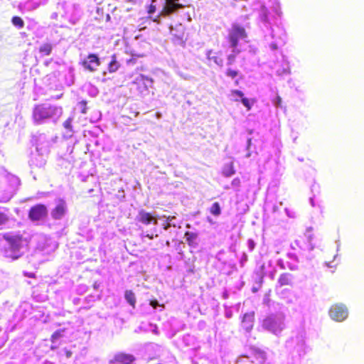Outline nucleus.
I'll list each match as a JSON object with an SVG mask.
<instances>
[{
    "mask_svg": "<svg viewBox=\"0 0 364 364\" xmlns=\"http://www.w3.org/2000/svg\"><path fill=\"white\" fill-rule=\"evenodd\" d=\"M280 13L277 6L271 10L262 6L259 13V25L264 33V41L271 50L284 46L287 40L286 31L278 23Z\"/></svg>",
    "mask_w": 364,
    "mask_h": 364,
    "instance_id": "nucleus-1",
    "label": "nucleus"
},
{
    "mask_svg": "<svg viewBox=\"0 0 364 364\" xmlns=\"http://www.w3.org/2000/svg\"><path fill=\"white\" fill-rule=\"evenodd\" d=\"M146 10L149 18L154 22L161 23L162 20L171 17L178 12L184 5L179 0H149Z\"/></svg>",
    "mask_w": 364,
    "mask_h": 364,
    "instance_id": "nucleus-2",
    "label": "nucleus"
},
{
    "mask_svg": "<svg viewBox=\"0 0 364 364\" xmlns=\"http://www.w3.org/2000/svg\"><path fill=\"white\" fill-rule=\"evenodd\" d=\"M63 109L61 106L50 102L36 105L32 111L33 122L36 125L55 124L61 117Z\"/></svg>",
    "mask_w": 364,
    "mask_h": 364,
    "instance_id": "nucleus-3",
    "label": "nucleus"
},
{
    "mask_svg": "<svg viewBox=\"0 0 364 364\" xmlns=\"http://www.w3.org/2000/svg\"><path fill=\"white\" fill-rule=\"evenodd\" d=\"M6 241L1 250L4 257L15 260L21 257L27 249L28 241L19 234H7L4 236Z\"/></svg>",
    "mask_w": 364,
    "mask_h": 364,
    "instance_id": "nucleus-4",
    "label": "nucleus"
},
{
    "mask_svg": "<svg viewBox=\"0 0 364 364\" xmlns=\"http://www.w3.org/2000/svg\"><path fill=\"white\" fill-rule=\"evenodd\" d=\"M285 348L292 357H304L309 350L306 342V332L304 330L296 331L287 340Z\"/></svg>",
    "mask_w": 364,
    "mask_h": 364,
    "instance_id": "nucleus-5",
    "label": "nucleus"
},
{
    "mask_svg": "<svg viewBox=\"0 0 364 364\" xmlns=\"http://www.w3.org/2000/svg\"><path fill=\"white\" fill-rule=\"evenodd\" d=\"M285 316L282 313L272 314L264 318L262 328L276 335H279L285 328Z\"/></svg>",
    "mask_w": 364,
    "mask_h": 364,
    "instance_id": "nucleus-6",
    "label": "nucleus"
},
{
    "mask_svg": "<svg viewBox=\"0 0 364 364\" xmlns=\"http://www.w3.org/2000/svg\"><path fill=\"white\" fill-rule=\"evenodd\" d=\"M176 14L166 19L164 18L161 23H164L168 27L173 36V41L175 44L185 47L186 41V39H184L185 27L181 23H178L173 26L172 23L168 21V20L172 18Z\"/></svg>",
    "mask_w": 364,
    "mask_h": 364,
    "instance_id": "nucleus-7",
    "label": "nucleus"
},
{
    "mask_svg": "<svg viewBox=\"0 0 364 364\" xmlns=\"http://www.w3.org/2000/svg\"><path fill=\"white\" fill-rule=\"evenodd\" d=\"M247 38L245 29L237 23H233L228 31V42L229 47L239 48V41Z\"/></svg>",
    "mask_w": 364,
    "mask_h": 364,
    "instance_id": "nucleus-8",
    "label": "nucleus"
},
{
    "mask_svg": "<svg viewBox=\"0 0 364 364\" xmlns=\"http://www.w3.org/2000/svg\"><path fill=\"white\" fill-rule=\"evenodd\" d=\"M330 318L337 322L344 321L348 316V309L343 303L332 305L328 311Z\"/></svg>",
    "mask_w": 364,
    "mask_h": 364,
    "instance_id": "nucleus-9",
    "label": "nucleus"
},
{
    "mask_svg": "<svg viewBox=\"0 0 364 364\" xmlns=\"http://www.w3.org/2000/svg\"><path fill=\"white\" fill-rule=\"evenodd\" d=\"M68 213V208L66 201L62 198H58L55 200V205L50 210V216L55 220H63Z\"/></svg>",
    "mask_w": 364,
    "mask_h": 364,
    "instance_id": "nucleus-10",
    "label": "nucleus"
},
{
    "mask_svg": "<svg viewBox=\"0 0 364 364\" xmlns=\"http://www.w3.org/2000/svg\"><path fill=\"white\" fill-rule=\"evenodd\" d=\"M48 215L47 207L43 204H38L31 208L28 218L32 222L43 220Z\"/></svg>",
    "mask_w": 364,
    "mask_h": 364,
    "instance_id": "nucleus-11",
    "label": "nucleus"
},
{
    "mask_svg": "<svg viewBox=\"0 0 364 364\" xmlns=\"http://www.w3.org/2000/svg\"><path fill=\"white\" fill-rule=\"evenodd\" d=\"M81 63L85 70L95 72L100 65L101 61L98 55L90 53L87 56L81 60Z\"/></svg>",
    "mask_w": 364,
    "mask_h": 364,
    "instance_id": "nucleus-12",
    "label": "nucleus"
},
{
    "mask_svg": "<svg viewBox=\"0 0 364 364\" xmlns=\"http://www.w3.org/2000/svg\"><path fill=\"white\" fill-rule=\"evenodd\" d=\"M139 222L148 225L151 223L156 225L158 224V218H156V213H150L144 210H140L136 218Z\"/></svg>",
    "mask_w": 364,
    "mask_h": 364,
    "instance_id": "nucleus-13",
    "label": "nucleus"
},
{
    "mask_svg": "<svg viewBox=\"0 0 364 364\" xmlns=\"http://www.w3.org/2000/svg\"><path fill=\"white\" fill-rule=\"evenodd\" d=\"M48 153L43 151L32 153L29 160V165L31 167H42L46 164V156Z\"/></svg>",
    "mask_w": 364,
    "mask_h": 364,
    "instance_id": "nucleus-14",
    "label": "nucleus"
},
{
    "mask_svg": "<svg viewBox=\"0 0 364 364\" xmlns=\"http://www.w3.org/2000/svg\"><path fill=\"white\" fill-rule=\"evenodd\" d=\"M50 141L47 139L45 134H40L36 139V151L48 153Z\"/></svg>",
    "mask_w": 364,
    "mask_h": 364,
    "instance_id": "nucleus-15",
    "label": "nucleus"
},
{
    "mask_svg": "<svg viewBox=\"0 0 364 364\" xmlns=\"http://www.w3.org/2000/svg\"><path fill=\"white\" fill-rule=\"evenodd\" d=\"M255 321V312L250 311L245 313L243 315L242 320V326L247 331L249 332L252 330Z\"/></svg>",
    "mask_w": 364,
    "mask_h": 364,
    "instance_id": "nucleus-16",
    "label": "nucleus"
},
{
    "mask_svg": "<svg viewBox=\"0 0 364 364\" xmlns=\"http://www.w3.org/2000/svg\"><path fill=\"white\" fill-rule=\"evenodd\" d=\"M184 237L191 248H197L198 246V234L197 232L186 231Z\"/></svg>",
    "mask_w": 364,
    "mask_h": 364,
    "instance_id": "nucleus-17",
    "label": "nucleus"
},
{
    "mask_svg": "<svg viewBox=\"0 0 364 364\" xmlns=\"http://www.w3.org/2000/svg\"><path fill=\"white\" fill-rule=\"evenodd\" d=\"M134 360V356L131 354L121 353L114 356V362L119 364H132Z\"/></svg>",
    "mask_w": 364,
    "mask_h": 364,
    "instance_id": "nucleus-18",
    "label": "nucleus"
},
{
    "mask_svg": "<svg viewBox=\"0 0 364 364\" xmlns=\"http://www.w3.org/2000/svg\"><path fill=\"white\" fill-rule=\"evenodd\" d=\"M277 75L279 76L288 75L291 73L289 63L285 56H282V67L278 68L276 71Z\"/></svg>",
    "mask_w": 364,
    "mask_h": 364,
    "instance_id": "nucleus-19",
    "label": "nucleus"
},
{
    "mask_svg": "<svg viewBox=\"0 0 364 364\" xmlns=\"http://www.w3.org/2000/svg\"><path fill=\"white\" fill-rule=\"evenodd\" d=\"M294 277L290 273H283L278 279V284L282 287L285 285H291Z\"/></svg>",
    "mask_w": 364,
    "mask_h": 364,
    "instance_id": "nucleus-20",
    "label": "nucleus"
},
{
    "mask_svg": "<svg viewBox=\"0 0 364 364\" xmlns=\"http://www.w3.org/2000/svg\"><path fill=\"white\" fill-rule=\"evenodd\" d=\"M207 58L210 60H213L217 65L223 66V59L217 55L216 53H214L212 50H209L206 53Z\"/></svg>",
    "mask_w": 364,
    "mask_h": 364,
    "instance_id": "nucleus-21",
    "label": "nucleus"
},
{
    "mask_svg": "<svg viewBox=\"0 0 364 364\" xmlns=\"http://www.w3.org/2000/svg\"><path fill=\"white\" fill-rule=\"evenodd\" d=\"M235 173V170L233 166V163L230 162L229 164H226L223 167L222 174L223 176L229 178L233 176Z\"/></svg>",
    "mask_w": 364,
    "mask_h": 364,
    "instance_id": "nucleus-22",
    "label": "nucleus"
},
{
    "mask_svg": "<svg viewBox=\"0 0 364 364\" xmlns=\"http://www.w3.org/2000/svg\"><path fill=\"white\" fill-rule=\"evenodd\" d=\"M228 48L230 49V53H229L227 57V65H231L234 63L236 55L240 53V49L229 46Z\"/></svg>",
    "mask_w": 364,
    "mask_h": 364,
    "instance_id": "nucleus-23",
    "label": "nucleus"
},
{
    "mask_svg": "<svg viewBox=\"0 0 364 364\" xmlns=\"http://www.w3.org/2000/svg\"><path fill=\"white\" fill-rule=\"evenodd\" d=\"M120 64L117 60V58L115 55H112L111 60L109 62L107 65V70L109 73H115L119 68Z\"/></svg>",
    "mask_w": 364,
    "mask_h": 364,
    "instance_id": "nucleus-24",
    "label": "nucleus"
},
{
    "mask_svg": "<svg viewBox=\"0 0 364 364\" xmlns=\"http://www.w3.org/2000/svg\"><path fill=\"white\" fill-rule=\"evenodd\" d=\"M254 356L257 361L260 364H264L267 360V353L261 349L255 350Z\"/></svg>",
    "mask_w": 364,
    "mask_h": 364,
    "instance_id": "nucleus-25",
    "label": "nucleus"
},
{
    "mask_svg": "<svg viewBox=\"0 0 364 364\" xmlns=\"http://www.w3.org/2000/svg\"><path fill=\"white\" fill-rule=\"evenodd\" d=\"M124 298L130 306H132L133 308H135L136 297L134 293L132 290L125 291Z\"/></svg>",
    "mask_w": 364,
    "mask_h": 364,
    "instance_id": "nucleus-26",
    "label": "nucleus"
},
{
    "mask_svg": "<svg viewBox=\"0 0 364 364\" xmlns=\"http://www.w3.org/2000/svg\"><path fill=\"white\" fill-rule=\"evenodd\" d=\"M244 97V93L238 90H232L230 91V99L234 102H240Z\"/></svg>",
    "mask_w": 364,
    "mask_h": 364,
    "instance_id": "nucleus-27",
    "label": "nucleus"
},
{
    "mask_svg": "<svg viewBox=\"0 0 364 364\" xmlns=\"http://www.w3.org/2000/svg\"><path fill=\"white\" fill-rule=\"evenodd\" d=\"M159 230H158V229L155 227L154 228H151L150 230L143 232L141 233V235L142 237H148L149 240H153L159 237Z\"/></svg>",
    "mask_w": 364,
    "mask_h": 364,
    "instance_id": "nucleus-28",
    "label": "nucleus"
},
{
    "mask_svg": "<svg viewBox=\"0 0 364 364\" xmlns=\"http://www.w3.org/2000/svg\"><path fill=\"white\" fill-rule=\"evenodd\" d=\"M180 228L181 226L178 225L176 223H168L167 220L164 221L161 223V229L159 230V233L162 234V230L168 231L171 228Z\"/></svg>",
    "mask_w": 364,
    "mask_h": 364,
    "instance_id": "nucleus-29",
    "label": "nucleus"
},
{
    "mask_svg": "<svg viewBox=\"0 0 364 364\" xmlns=\"http://www.w3.org/2000/svg\"><path fill=\"white\" fill-rule=\"evenodd\" d=\"M52 51V46L50 43H44L39 48V52L43 55H49Z\"/></svg>",
    "mask_w": 364,
    "mask_h": 364,
    "instance_id": "nucleus-30",
    "label": "nucleus"
},
{
    "mask_svg": "<svg viewBox=\"0 0 364 364\" xmlns=\"http://www.w3.org/2000/svg\"><path fill=\"white\" fill-rule=\"evenodd\" d=\"M11 23L18 29L23 28V26H24V21H23V20L21 17L17 16H14L11 18Z\"/></svg>",
    "mask_w": 364,
    "mask_h": 364,
    "instance_id": "nucleus-31",
    "label": "nucleus"
},
{
    "mask_svg": "<svg viewBox=\"0 0 364 364\" xmlns=\"http://www.w3.org/2000/svg\"><path fill=\"white\" fill-rule=\"evenodd\" d=\"M210 212L215 216H219L221 214V208L218 202L212 204Z\"/></svg>",
    "mask_w": 364,
    "mask_h": 364,
    "instance_id": "nucleus-32",
    "label": "nucleus"
},
{
    "mask_svg": "<svg viewBox=\"0 0 364 364\" xmlns=\"http://www.w3.org/2000/svg\"><path fill=\"white\" fill-rule=\"evenodd\" d=\"M75 14L70 18V21L75 24L81 16V11L75 6H73Z\"/></svg>",
    "mask_w": 364,
    "mask_h": 364,
    "instance_id": "nucleus-33",
    "label": "nucleus"
},
{
    "mask_svg": "<svg viewBox=\"0 0 364 364\" xmlns=\"http://www.w3.org/2000/svg\"><path fill=\"white\" fill-rule=\"evenodd\" d=\"M77 109L83 114L87 113L88 107H87V101L82 100L77 105Z\"/></svg>",
    "mask_w": 364,
    "mask_h": 364,
    "instance_id": "nucleus-34",
    "label": "nucleus"
},
{
    "mask_svg": "<svg viewBox=\"0 0 364 364\" xmlns=\"http://www.w3.org/2000/svg\"><path fill=\"white\" fill-rule=\"evenodd\" d=\"M240 186H241V181H240V178H238V177L235 178L231 182V187L234 189V191L236 193H238L240 191Z\"/></svg>",
    "mask_w": 364,
    "mask_h": 364,
    "instance_id": "nucleus-35",
    "label": "nucleus"
},
{
    "mask_svg": "<svg viewBox=\"0 0 364 364\" xmlns=\"http://www.w3.org/2000/svg\"><path fill=\"white\" fill-rule=\"evenodd\" d=\"M72 118H68L64 123L63 127L68 132V136H70L73 133L72 130Z\"/></svg>",
    "mask_w": 364,
    "mask_h": 364,
    "instance_id": "nucleus-36",
    "label": "nucleus"
},
{
    "mask_svg": "<svg viewBox=\"0 0 364 364\" xmlns=\"http://www.w3.org/2000/svg\"><path fill=\"white\" fill-rule=\"evenodd\" d=\"M240 102L247 108L248 111H250L252 109V107L254 103L253 100L251 101L250 99L245 97L242 99H241Z\"/></svg>",
    "mask_w": 364,
    "mask_h": 364,
    "instance_id": "nucleus-37",
    "label": "nucleus"
},
{
    "mask_svg": "<svg viewBox=\"0 0 364 364\" xmlns=\"http://www.w3.org/2000/svg\"><path fill=\"white\" fill-rule=\"evenodd\" d=\"M311 231H312V228H308L306 229V232L305 233V236L306 237V238L308 240V242H309V245H310L309 250H313L314 248V246L311 245V241H312V239H313V236L311 234Z\"/></svg>",
    "mask_w": 364,
    "mask_h": 364,
    "instance_id": "nucleus-38",
    "label": "nucleus"
},
{
    "mask_svg": "<svg viewBox=\"0 0 364 364\" xmlns=\"http://www.w3.org/2000/svg\"><path fill=\"white\" fill-rule=\"evenodd\" d=\"M237 364H253V361L248 356L243 355L237 359Z\"/></svg>",
    "mask_w": 364,
    "mask_h": 364,
    "instance_id": "nucleus-39",
    "label": "nucleus"
},
{
    "mask_svg": "<svg viewBox=\"0 0 364 364\" xmlns=\"http://www.w3.org/2000/svg\"><path fill=\"white\" fill-rule=\"evenodd\" d=\"M238 70H232L231 68H228L225 72L226 75L232 79L236 77L238 75Z\"/></svg>",
    "mask_w": 364,
    "mask_h": 364,
    "instance_id": "nucleus-40",
    "label": "nucleus"
},
{
    "mask_svg": "<svg viewBox=\"0 0 364 364\" xmlns=\"http://www.w3.org/2000/svg\"><path fill=\"white\" fill-rule=\"evenodd\" d=\"M225 309V316L227 318H230L232 316V311L231 306H228L226 304H224Z\"/></svg>",
    "mask_w": 364,
    "mask_h": 364,
    "instance_id": "nucleus-41",
    "label": "nucleus"
},
{
    "mask_svg": "<svg viewBox=\"0 0 364 364\" xmlns=\"http://www.w3.org/2000/svg\"><path fill=\"white\" fill-rule=\"evenodd\" d=\"M247 244L249 251L252 252L256 246V243L255 242V241L252 239H248Z\"/></svg>",
    "mask_w": 364,
    "mask_h": 364,
    "instance_id": "nucleus-42",
    "label": "nucleus"
},
{
    "mask_svg": "<svg viewBox=\"0 0 364 364\" xmlns=\"http://www.w3.org/2000/svg\"><path fill=\"white\" fill-rule=\"evenodd\" d=\"M248 260V256L245 252H242L241 257L240 259V264L241 267H244L245 263Z\"/></svg>",
    "mask_w": 364,
    "mask_h": 364,
    "instance_id": "nucleus-43",
    "label": "nucleus"
},
{
    "mask_svg": "<svg viewBox=\"0 0 364 364\" xmlns=\"http://www.w3.org/2000/svg\"><path fill=\"white\" fill-rule=\"evenodd\" d=\"M62 336V333L60 331H57L55 332H54L51 336V341L53 343H55L56 340H58V338H60Z\"/></svg>",
    "mask_w": 364,
    "mask_h": 364,
    "instance_id": "nucleus-44",
    "label": "nucleus"
},
{
    "mask_svg": "<svg viewBox=\"0 0 364 364\" xmlns=\"http://www.w3.org/2000/svg\"><path fill=\"white\" fill-rule=\"evenodd\" d=\"M282 98L280 96L277 95L274 100H273V104L275 107H279L282 104Z\"/></svg>",
    "mask_w": 364,
    "mask_h": 364,
    "instance_id": "nucleus-45",
    "label": "nucleus"
},
{
    "mask_svg": "<svg viewBox=\"0 0 364 364\" xmlns=\"http://www.w3.org/2000/svg\"><path fill=\"white\" fill-rule=\"evenodd\" d=\"M8 220V217L6 214L0 213V225L5 224Z\"/></svg>",
    "mask_w": 364,
    "mask_h": 364,
    "instance_id": "nucleus-46",
    "label": "nucleus"
},
{
    "mask_svg": "<svg viewBox=\"0 0 364 364\" xmlns=\"http://www.w3.org/2000/svg\"><path fill=\"white\" fill-rule=\"evenodd\" d=\"M11 181L13 183L14 186H18L20 184L19 178L15 176H11Z\"/></svg>",
    "mask_w": 364,
    "mask_h": 364,
    "instance_id": "nucleus-47",
    "label": "nucleus"
},
{
    "mask_svg": "<svg viewBox=\"0 0 364 364\" xmlns=\"http://www.w3.org/2000/svg\"><path fill=\"white\" fill-rule=\"evenodd\" d=\"M277 265L282 269H284L286 268V265L282 259H279L277 261Z\"/></svg>",
    "mask_w": 364,
    "mask_h": 364,
    "instance_id": "nucleus-48",
    "label": "nucleus"
},
{
    "mask_svg": "<svg viewBox=\"0 0 364 364\" xmlns=\"http://www.w3.org/2000/svg\"><path fill=\"white\" fill-rule=\"evenodd\" d=\"M287 266L291 271H295V270L298 269V265H296L295 264L287 262Z\"/></svg>",
    "mask_w": 364,
    "mask_h": 364,
    "instance_id": "nucleus-49",
    "label": "nucleus"
},
{
    "mask_svg": "<svg viewBox=\"0 0 364 364\" xmlns=\"http://www.w3.org/2000/svg\"><path fill=\"white\" fill-rule=\"evenodd\" d=\"M150 305L153 308V309H156L158 306H160L161 305L159 304V301L156 299L154 300H151L150 301Z\"/></svg>",
    "mask_w": 364,
    "mask_h": 364,
    "instance_id": "nucleus-50",
    "label": "nucleus"
},
{
    "mask_svg": "<svg viewBox=\"0 0 364 364\" xmlns=\"http://www.w3.org/2000/svg\"><path fill=\"white\" fill-rule=\"evenodd\" d=\"M287 257L291 260L297 261V256L294 253L289 252Z\"/></svg>",
    "mask_w": 364,
    "mask_h": 364,
    "instance_id": "nucleus-51",
    "label": "nucleus"
},
{
    "mask_svg": "<svg viewBox=\"0 0 364 364\" xmlns=\"http://www.w3.org/2000/svg\"><path fill=\"white\" fill-rule=\"evenodd\" d=\"M176 219V216H168V218H166V220L168 222V223H175L174 220Z\"/></svg>",
    "mask_w": 364,
    "mask_h": 364,
    "instance_id": "nucleus-52",
    "label": "nucleus"
},
{
    "mask_svg": "<svg viewBox=\"0 0 364 364\" xmlns=\"http://www.w3.org/2000/svg\"><path fill=\"white\" fill-rule=\"evenodd\" d=\"M95 118L96 119V120H99L101 117V112L100 111H96L95 112Z\"/></svg>",
    "mask_w": 364,
    "mask_h": 364,
    "instance_id": "nucleus-53",
    "label": "nucleus"
},
{
    "mask_svg": "<svg viewBox=\"0 0 364 364\" xmlns=\"http://www.w3.org/2000/svg\"><path fill=\"white\" fill-rule=\"evenodd\" d=\"M7 340V336L0 338V346H2Z\"/></svg>",
    "mask_w": 364,
    "mask_h": 364,
    "instance_id": "nucleus-54",
    "label": "nucleus"
},
{
    "mask_svg": "<svg viewBox=\"0 0 364 364\" xmlns=\"http://www.w3.org/2000/svg\"><path fill=\"white\" fill-rule=\"evenodd\" d=\"M156 218H158V220H163L164 221L166 220V218H168L167 215H163L161 216H159L158 215H156Z\"/></svg>",
    "mask_w": 364,
    "mask_h": 364,
    "instance_id": "nucleus-55",
    "label": "nucleus"
},
{
    "mask_svg": "<svg viewBox=\"0 0 364 364\" xmlns=\"http://www.w3.org/2000/svg\"><path fill=\"white\" fill-rule=\"evenodd\" d=\"M95 299V296L93 295H90L87 297H86V300H87L89 301H94Z\"/></svg>",
    "mask_w": 364,
    "mask_h": 364,
    "instance_id": "nucleus-56",
    "label": "nucleus"
},
{
    "mask_svg": "<svg viewBox=\"0 0 364 364\" xmlns=\"http://www.w3.org/2000/svg\"><path fill=\"white\" fill-rule=\"evenodd\" d=\"M252 139L249 138L247 141V149H250V146H251Z\"/></svg>",
    "mask_w": 364,
    "mask_h": 364,
    "instance_id": "nucleus-57",
    "label": "nucleus"
},
{
    "mask_svg": "<svg viewBox=\"0 0 364 364\" xmlns=\"http://www.w3.org/2000/svg\"><path fill=\"white\" fill-rule=\"evenodd\" d=\"M228 296H229V294H228V291H224V292L223 293V298L224 299H228Z\"/></svg>",
    "mask_w": 364,
    "mask_h": 364,
    "instance_id": "nucleus-58",
    "label": "nucleus"
},
{
    "mask_svg": "<svg viewBox=\"0 0 364 364\" xmlns=\"http://www.w3.org/2000/svg\"><path fill=\"white\" fill-rule=\"evenodd\" d=\"M11 197H6V198H4L1 200H0V202H7L10 200Z\"/></svg>",
    "mask_w": 364,
    "mask_h": 364,
    "instance_id": "nucleus-59",
    "label": "nucleus"
},
{
    "mask_svg": "<svg viewBox=\"0 0 364 364\" xmlns=\"http://www.w3.org/2000/svg\"><path fill=\"white\" fill-rule=\"evenodd\" d=\"M309 202H310L311 206H313V207L315 206L314 198H310Z\"/></svg>",
    "mask_w": 364,
    "mask_h": 364,
    "instance_id": "nucleus-60",
    "label": "nucleus"
},
{
    "mask_svg": "<svg viewBox=\"0 0 364 364\" xmlns=\"http://www.w3.org/2000/svg\"><path fill=\"white\" fill-rule=\"evenodd\" d=\"M223 188H224L225 190H229L232 187H231V185L230 186V185H225V186H224Z\"/></svg>",
    "mask_w": 364,
    "mask_h": 364,
    "instance_id": "nucleus-61",
    "label": "nucleus"
},
{
    "mask_svg": "<svg viewBox=\"0 0 364 364\" xmlns=\"http://www.w3.org/2000/svg\"><path fill=\"white\" fill-rule=\"evenodd\" d=\"M325 265L328 267H333V266L331 265V262H325Z\"/></svg>",
    "mask_w": 364,
    "mask_h": 364,
    "instance_id": "nucleus-62",
    "label": "nucleus"
},
{
    "mask_svg": "<svg viewBox=\"0 0 364 364\" xmlns=\"http://www.w3.org/2000/svg\"><path fill=\"white\" fill-rule=\"evenodd\" d=\"M70 77H71L72 79H71V82L69 84V85H72L73 83V74L71 73H70Z\"/></svg>",
    "mask_w": 364,
    "mask_h": 364,
    "instance_id": "nucleus-63",
    "label": "nucleus"
},
{
    "mask_svg": "<svg viewBox=\"0 0 364 364\" xmlns=\"http://www.w3.org/2000/svg\"><path fill=\"white\" fill-rule=\"evenodd\" d=\"M93 287H94V289H97L98 288V287H99V284H97V283L95 282V283L94 284Z\"/></svg>",
    "mask_w": 364,
    "mask_h": 364,
    "instance_id": "nucleus-64",
    "label": "nucleus"
}]
</instances>
